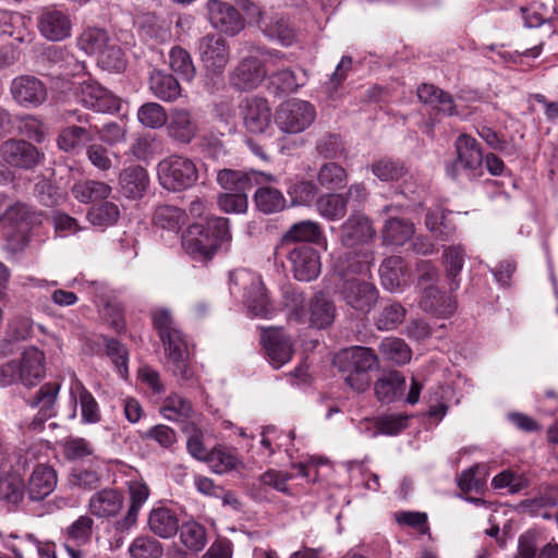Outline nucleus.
Masks as SVG:
<instances>
[{
  "label": "nucleus",
  "instance_id": "obj_60",
  "mask_svg": "<svg viewBox=\"0 0 558 558\" xmlns=\"http://www.w3.org/2000/svg\"><path fill=\"white\" fill-rule=\"evenodd\" d=\"M496 489L507 488L510 494H517L529 486V480L525 475L512 471H504L492 481Z\"/></svg>",
  "mask_w": 558,
  "mask_h": 558
},
{
  "label": "nucleus",
  "instance_id": "obj_43",
  "mask_svg": "<svg viewBox=\"0 0 558 558\" xmlns=\"http://www.w3.org/2000/svg\"><path fill=\"white\" fill-rule=\"evenodd\" d=\"M414 226L405 219L391 218L386 221L383 228V239L385 242L395 245H401L412 238Z\"/></svg>",
  "mask_w": 558,
  "mask_h": 558
},
{
  "label": "nucleus",
  "instance_id": "obj_46",
  "mask_svg": "<svg viewBox=\"0 0 558 558\" xmlns=\"http://www.w3.org/2000/svg\"><path fill=\"white\" fill-rule=\"evenodd\" d=\"M169 64L173 72L191 82L196 75V68L187 50L175 46L169 52Z\"/></svg>",
  "mask_w": 558,
  "mask_h": 558
},
{
  "label": "nucleus",
  "instance_id": "obj_49",
  "mask_svg": "<svg viewBox=\"0 0 558 558\" xmlns=\"http://www.w3.org/2000/svg\"><path fill=\"white\" fill-rule=\"evenodd\" d=\"M153 221L161 229L178 231L184 223V213L175 206L159 205L155 209Z\"/></svg>",
  "mask_w": 558,
  "mask_h": 558
},
{
  "label": "nucleus",
  "instance_id": "obj_32",
  "mask_svg": "<svg viewBox=\"0 0 558 558\" xmlns=\"http://www.w3.org/2000/svg\"><path fill=\"white\" fill-rule=\"evenodd\" d=\"M417 97L422 102L430 106L438 112L447 116L459 114L456 110L452 97L432 84H422L418 86Z\"/></svg>",
  "mask_w": 558,
  "mask_h": 558
},
{
  "label": "nucleus",
  "instance_id": "obj_13",
  "mask_svg": "<svg viewBox=\"0 0 558 558\" xmlns=\"http://www.w3.org/2000/svg\"><path fill=\"white\" fill-rule=\"evenodd\" d=\"M207 9L209 21L216 29L233 36L244 28V20L233 5L220 0H209Z\"/></svg>",
  "mask_w": 558,
  "mask_h": 558
},
{
  "label": "nucleus",
  "instance_id": "obj_52",
  "mask_svg": "<svg viewBox=\"0 0 558 558\" xmlns=\"http://www.w3.org/2000/svg\"><path fill=\"white\" fill-rule=\"evenodd\" d=\"M211 470L217 474H223L229 471L235 470L241 461L230 449L218 447L213 449L206 460Z\"/></svg>",
  "mask_w": 558,
  "mask_h": 558
},
{
  "label": "nucleus",
  "instance_id": "obj_47",
  "mask_svg": "<svg viewBox=\"0 0 558 558\" xmlns=\"http://www.w3.org/2000/svg\"><path fill=\"white\" fill-rule=\"evenodd\" d=\"M120 217V209L112 202H104L98 206H93L87 211L88 221L99 228L113 226Z\"/></svg>",
  "mask_w": 558,
  "mask_h": 558
},
{
  "label": "nucleus",
  "instance_id": "obj_19",
  "mask_svg": "<svg viewBox=\"0 0 558 558\" xmlns=\"http://www.w3.org/2000/svg\"><path fill=\"white\" fill-rule=\"evenodd\" d=\"M456 149L458 154L457 161L447 167V173L451 178L458 175V166L465 170H476L482 166L484 158L483 153L475 138L470 135L462 134L456 142Z\"/></svg>",
  "mask_w": 558,
  "mask_h": 558
},
{
  "label": "nucleus",
  "instance_id": "obj_57",
  "mask_svg": "<svg viewBox=\"0 0 558 558\" xmlns=\"http://www.w3.org/2000/svg\"><path fill=\"white\" fill-rule=\"evenodd\" d=\"M60 385L56 383H47L40 387L34 398L28 401L33 408H39L40 412L46 416H51V410L56 403Z\"/></svg>",
  "mask_w": 558,
  "mask_h": 558
},
{
  "label": "nucleus",
  "instance_id": "obj_41",
  "mask_svg": "<svg viewBox=\"0 0 558 558\" xmlns=\"http://www.w3.org/2000/svg\"><path fill=\"white\" fill-rule=\"evenodd\" d=\"M317 182L326 190L342 189L348 182L347 170L337 162H325L318 169Z\"/></svg>",
  "mask_w": 558,
  "mask_h": 558
},
{
  "label": "nucleus",
  "instance_id": "obj_25",
  "mask_svg": "<svg viewBox=\"0 0 558 558\" xmlns=\"http://www.w3.org/2000/svg\"><path fill=\"white\" fill-rule=\"evenodd\" d=\"M70 397L75 404L80 403L83 423L96 424L100 421L98 402L75 375L71 378Z\"/></svg>",
  "mask_w": 558,
  "mask_h": 558
},
{
  "label": "nucleus",
  "instance_id": "obj_29",
  "mask_svg": "<svg viewBox=\"0 0 558 558\" xmlns=\"http://www.w3.org/2000/svg\"><path fill=\"white\" fill-rule=\"evenodd\" d=\"M148 527L151 533L161 538H171L179 531V520L169 508H154L148 515Z\"/></svg>",
  "mask_w": 558,
  "mask_h": 558
},
{
  "label": "nucleus",
  "instance_id": "obj_31",
  "mask_svg": "<svg viewBox=\"0 0 558 558\" xmlns=\"http://www.w3.org/2000/svg\"><path fill=\"white\" fill-rule=\"evenodd\" d=\"M57 485V476L50 466L38 465L28 482V494L33 500H43L50 495Z\"/></svg>",
  "mask_w": 558,
  "mask_h": 558
},
{
  "label": "nucleus",
  "instance_id": "obj_17",
  "mask_svg": "<svg viewBox=\"0 0 558 558\" xmlns=\"http://www.w3.org/2000/svg\"><path fill=\"white\" fill-rule=\"evenodd\" d=\"M371 220L361 213H353L341 226V243L348 247L366 244L375 236Z\"/></svg>",
  "mask_w": 558,
  "mask_h": 558
},
{
  "label": "nucleus",
  "instance_id": "obj_42",
  "mask_svg": "<svg viewBox=\"0 0 558 558\" xmlns=\"http://www.w3.org/2000/svg\"><path fill=\"white\" fill-rule=\"evenodd\" d=\"M379 353L385 361L397 365L410 362L412 352L404 340L400 338L388 337L379 344Z\"/></svg>",
  "mask_w": 558,
  "mask_h": 558
},
{
  "label": "nucleus",
  "instance_id": "obj_7",
  "mask_svg": "<svg viewBox=\"0 0 558 558\" xmlns=\"http://www.w3.org/2000/svg\"><path fill=\"white\" fill-rule=\"evenodd\" d=\"M197 52L207 76H220L230 61V47L219 34L199 38Z\"/></svg>",
  "mask_w": 558,
  "mask_h": 558
},
{
  "label": "nucleus",
  "instance_id": "obj_10",
  "mask_svg": "<svg viewBox=\"0 0 558 558\" xmlns=\"http://www.w3.org/2000/svg\"><path fill=\"white\" fill-rule=\"evenodd\" d=\"M2 160L12 166L32 169L44 159V154L24 140H8L0 146Z\"/></svg>",
  "mask_w": 558,
  "mask_h": 558
},
{
  "label": "nucleus",
  "instance_id": "obj_61",
  "mask_svg": "<svg viewBox=\"0 0 558 558\" xmlns=\"http://www.w3.org/2000/svg\"><path fill=\"white\" fill-rule=\"evenodd\" d=\"M24 495L23 480L16 474H9L0 480V498L17 504Z\"/></svg>",
  "mask_w": 558,
  "mask_h": 558
},
{
  "label": "nucleus",
  "instance_id": "obj_21",
  "mask_svg": "<svg viewBox=\"0 0 558 558\" xmlns=\"http://www.w3.org/2000/svg\"><path fill=\"white\" fill-rule=\"evenodd\" d=\"M168 135L177 142L189 144L198 133V123L185 108L171 109L166 123Z\"/></svg>",
  "mask_w": 558,
  "mask_h": 558
},
{
  "label": "nucleus",
  "instance_id": "obj_3",
  "mask_svg": "<svg viewBox=\"0 0 558 558\" xmlns=\"http://www.w3.org/2000/svg\"><path fill=\"white\" fill-rule=\"evenodd\" d=\"M337 363L345 384L361 393L371 386L369 372L378 367V357L371 348L352 347L337 356Z\"/></svg>",
  "mask_w": 558,
  "mask_h": 558
},
{
  "label": "nucleus",
  "instance_id": "obj_56",
  "mask_svg": "<svg viewBox=\"0 0 558 558\" xmlns=\"http://www.w3.org/2000/svg\"><path fill=\"white\" fill-rule=\"evenodd\" d=\"M317 191V186L308 180L291 181L287 189L292 204L300 206L311 205L316 198Z\"/></svg>",
  "mask_w": 558,
  "mask_h": 558
},
{
  "label": "nucleus",
  "instance_id": "obj_12",
  "mask_svg": "<svg viewBox=\"0 0 558 558\" xmlns=\"http://www.w3.org/2000/svg\"><path fill=\"white\" fill-rule=\"evenodd\" d=\"M40 35L50 41H61L71 36L72 21L70 15L54 7L45 8L37 17Z\"/></svg>",
  "mask_w": 558,
  "mask_h": 558
},
{
  "label": "nucleus",
  "instance_id": "obj_45",
  "mask_svg": "<svg viewBox=\"0 0 558 558\" xmlns=\"http://www.w3.org/2000/svg\"><path fill=\"white\" fill-rule=\"evenodd\" d=\"M256 207L264 214L281 211L286 207L282 193L274 187H259L254 195Z\"/></svg>",
  "mask_w": 558,
  "mask_h": 558
},
{
  "label": "nucleus",
  "instance_id": "obj_22",
  "mask_svg": "<svg viewBox=\"0 0 558 558\" xmlns=\"http://www.w3.org/2000/svg\"><path fill=\"white\" fill-rule=\"evenodd\" d=\"M241 114L250 133L260 134L270 125V108L263 98H246L241 106Z\"/></svg>",
  "mask_w": 558,
  "mask_h": 558
},
{
  "label": "nucleus",
  "instance_id": "obj_28",
  "mask_svg": "<svg viewBox=\"0 0 558 558\" xmlns=\"http://www.w3.org/2000/svg\"><path fill=\"white\" fill-rule=\"evenodd\" d=\"M95 141L94 126L70 125L62 129L57 137L59 149L64 153H77L87 143Z\"/></svg>",
  "mask_w": 558,
  "mask_h": 558
},
{
  "label": "nucleus",
  "instance_id": "obj_38",
  "mask_svg": "<svg viewBox=\"0 0 558 558\" xmlns=\"http://www.w3.org/2000/svg\"><path fill=\"white\" fill-rule=\"evenodd\" d=\"M316 209L329 221L340 220L347 214V198L343 194H323L316 201Z\"/></svg>",
  "mask_w": 558,
  "mask_h": 558
},
{
  "label": "nucleus",
  "instance_id": "obj_30",
  "mask_svg": "<svg viewBox=\"0 0 558 558\" xmlns=\"http://www.w3.org/2000/svg\"><path fill=\"white\" fill-rule=\"evenodd\" d=\"M112 192V187L102 181L80 180L71 187L72 196L82 204H89L107 199Z\"/></svg>",
  "mask_w": 558,
  "mask_h": 558
},
{
  "label": "nucleus",
  "instance_id": "obj_36",
  "mask_svg": "<svg viewBox=\"0 0 558 558\" xmlns=\"http://www.w3.org/2000/svg\"><path fill=\"white\" fill-rule=\"evenodd\" d=\"M246 304L250 313L254 316L269 318L275 312L268 300L266 289L259 280H252L246 294Z\"/></svg>",
  "mask_w": 558,
  "mask_h": 558
},
{
  "label": "nucleus",
  "instance_id": "obj_37",
  "mask_svg": "<svg viewBox=\"0 0 558 558\" xmlns=\"http://www.w3.org/2000/svg\"><path fill=\"white\" fill-rule=\"evenodd\" d=\"M405 388V378L399 372H390L375 383V395L381 402H392Z\"/></svg>",
  "mask_w": 558,
  "mask_h": 558
},
{
  "label": "nucleus",
  "instance_id": "obj_53",
  "mask_svg": "<svg viewBox=\"0 0 558 558\" xmlns=\"http://www.w3.org/2000/svg\"><path fill=\"white\" fill-rule=\"evenodd\" d=\"M180 539L186 549L198 553L207 543L206 531L196 522H186L181 526Z\"/></svg>",
  "mask_w": 558,
  "mask_h": 558
},
{
  "label": "nucleus",
  "instance_id": "obj_14",
  "mask_svg": "<svg viewBox=\"0 0 558 558\" xmlns=\"http://www.w3.org/2000/svg\"><path fill=\"white\" fill-rule=\"evenodd\" d=\"M217 181L226 191L246 192L254 185L275 181V178L271 174L256 170L236 171L222 169L217 174Z\"/></svg>",
  "mask_w": 558,
  "mask_h": 558
},
{
  "label": "nucleus",
  "instance_id": "obj_48",
  "mask_svg": "<svg viewBox=\"0 0 558 558\" xmlns=\"http://www.w3.org/2000/svg\"><path fill=\"white\" fill-rule=\"evenodd\" d=\"M129 554L132 558H161L163 547L162 544L154 537L140 535L130 544Z\"/></svg>",
  "mask_w": 558,
  "mask_h": 558
},
{
  "label": "nucleus",
  "instance_id": "obj_24",
  "mask_svg": "<svg viewBox=\"0 0 558 558\" xmlns=\"http://www.w3.org/2000/svg\"><path fill=\"white\" fill-rule=\"evenodd\" d=\"M148 186V173L141 166H130L124 168L119 174L120 192L128 198H142L146 194Z\"/></svg>",
  "mask_w": 558,
  "mask_h": 558
},
{
  "label": "nucleus",
  "instance_id": "obj_64",
  "mask_svg": "<svg viewBox=\"0 0 558 558\" xmlns=\"http://www.w3.org/2000/svg\"><path fill=\"white\" fill-rule=\"evenodd\" d=\"M284 300H287V310L289 320L295 323H304L306 318V311L304 308V295L296 290H288L284 292Z\"/></svg>",
  "mask_w": 558,
  "mask_h": 558
},
{
  "label": "nucleus",
  "instance_id": "obj_20",
  "mask_svg": "<svg viewBox=\"0 0 558 558\" xmlns=\"http://www.w3.org/2000/svg\"><path fill=\"white\" fill-rule=\"evenodd\" d=\"M11 93L15 101L25 107H37L47 98V89L35 76L22 75L12 81Z\"/></svg>",
  "mask_w": 558,
  "mask_h": 558
},
{
  "label": "nucleus",
  "instance_id": "obj_26",
  "mask_svg": "<svg viewBox=\"0 0 558 558\" xmlns=\"http://www.w3.org/2000/svg\"><path fill=\"white\" fill-rule=\"evenodd\" d=\"M0 34L8 35L19 43H31L32 20L21 13L0 10Z\"/></svg>",
  "mask_w": 558,
  "mask_h": 558
},
{
  "label": "nucleus",
  "instance_id": "obj_18",
  "mask_svg": "<svg viewBox=\"0 0 558 558\" xmlns=\"http://www.w3.org/2000/svg\"><path fill=\"white\" fill-rule=\"evenodd\" d=\"M294 278L300 281H311L320 272V258L311 246L300 245L289 253Z\"/></svg>",
  "mask_w": 558,
  "mask_h": 558
},
{
  "label": "nucleus",
  "instance_id": "obj_50",
  "mask_svg": "<svg viewBox=\"0 0 558 558\" xmlns=\"http://www.w3.org/2000/svg\"><path fill=\"white\" fill-rule=\"evenodd\" d=\"M373 174L383 182L398 181L407 173L405 166L390 158H381L371 165Z\"/></svg>",
  "mask_w": 558,
  "mask_h": 558
},
{
  "label": "nucleus",
  "instance_id": "obj_63",
  "mask_svg": "<svg viewBox=\"0 0 558 558\" xmlns=\"http://www.w3.org/2000/svg\"><path fill=\"white\" fill-rule=\"evenodd\" d=\"M106 352L112 363L116 365L121 377L128 376L129 353L126 348L114 339L106 342Z\"/></svg>",
  "mask_w": 558,
  "mask_h": 558
},
{
  "label": "nucleus",
  "instance_id": "obj_1",
  "mask_svg": "<svg viewBox=\"0 0 558 558\" xmlns=\"http://www.w3.org/2000/svg\"><path fill=\"white\" fill-rule=\"evenodd\" d=\"M341 271V282L338 292L341 300L351 308L368 313L378 300V290L372 281L371 263L357 256L348 258Z\"/></svg>",
  "mask_w": 558,
  "mask_h": 558
},
{
  "label": "nucleus",
  "instance_id": "obj_59",
  "mask_svg": "<svg viewBox=\"0 0 558 558\" xmlns=\"http://www.w3.org/2000/svg\"><path fill=\"white\" fill-rule=\"evenodd\" d=\"M93 527L94 520L86 514L81 515L66 527L65 535L77 545H83L90 541Z\"/></svg>",
  "mask_w": 558,
  "mask_h": 558
},
{
  "label": "nucleus",
  "instance_id": "obj_40",
  "mask_svg": "<svg viewBox=\"0 0 558 558\" xmlns=\"http://www.w3.org/2000/svg\"><path fill=\"white\" fill-rule=\"evenodd\" d=\"M310 312L311 324L316 328H326L332 324L336 308L330 300L319 293L312 300Z\"/></svg>",
  "mask_w": 558,
  "mask_h": 558
},
{
  "label": "nucleus",
  "instance_id": "obj_23",
  "mask_svg": "<svg viewBox=\"0 0 558 558\" xmlns=\"http://www.w3.org/2000/svg\"><path fill=\"white\" fill-rule=\"evenodd\" d=\"M379 276L384 289L392 293L403 291L409 284V270L399 256L385 258L379 267Z\"/></svg>",
  "mask_w": 558,
  "mask_h": 558
},
{
  "label": "nucleus",
  "instance_id": "obj_16",
  "mask_svg": "<svg viewBox=\"0 0 558 558\" xmlns=\"http://www.w3.org/2000/svg\"><path fill=\"white\" fill-rule=\"evenodd\" d=\"M262 341L266 354L275 368L288 363L293 355L291 339L279 328H267L263 332Z\"/></svg>",
  "mask_w": 558,
  "mask_h": 558
},
{
  "label": "nucleus",
  "instance_id": "obj_27",
  "mask_svg": "<svg viewBox=\"0 0 558 558\" xmlns=\"http://www.w3.org/2000/svg\"><path fill=\"white\" fill-rule=\"evenodd\" d=\"M123 496L114 489L95 493L88 502L90 513L98 518L116 517L123 508Z\"/></svg>",
  "mask_w": 558,
  "mask_h": 558
},
{
  "label": "nucleus",
  "instance_id": "obj_39",
  "mask_svg": "<svg viewBox=\"0 0 558 558\" xmlns=\"http://www.w3.org/2000/svg\"><path fill=\"white\" fill-rule=\"evenodd\" d=\"M286 242H310L318 244L325 240L322 228L318 222L303 220L290 227L283 235Z\"/></svg>",
  "mask_w": 558,
  "mask_h": 558
},
{
  "label": "nucleus",
  "instance_id": "obj_35",
  "mask_svg": "<svg viewBox=\"0 0 558 558\" xmlns=\"http://www.w3.org/2000/svg\"><path fill=\"white\" fill-rule=\"evenodd\" d=\"M420 305L425 312L440 317L449 316L456 310L454 301L441 294L434 286H426L424 288Z\"/></svg>",
  "mask_w": 558,
  "mask_h": 558
},
{
  "label": "nucleus",
  "instance_id": "obj_51",
  "mask_svg": "<svg viewBox=\"0 0 558 558\" xmlns=\"http://www.w3.org/2000/svg\"><path fill=\"white\" fill-rule=\"evenodd\" d=\"M97 64L110 72H121L125 69L126 60L124 52L114 38L97 57Z\"/></svg>",
  "mask_w": 558,
  "mask_h": 558
},
{
  "label": "nucleus",
  "instance_id": "obj_62",
  "mask_svg": "<svg viewBox=\"0 0 558 558\" xmlns=\"http://www.w3.org/2000/svg\"><path fill=\"white\" fill-rule=\"evenodd\" d=\"M20 133L27 138L43 143L48 134V128L46 124L33 116H26L21 120Z\"/></svg>",
  "mask_w": 558,
  "mask_h": 558
},
{
  "label": "nucleus",
  "instance_id": "obj_6",
  "mask_svg": "<svg viewBox=\"0 0 558 558\" xmlns=\"http://www.w3.org/2000/svg\"><path fill=\"white\" fill-rule=\"evenodd\" d=\"M40 222V214L31 209L26 204L15 203L8 207L1 217L0 223L12 246L17 250L26 242V235L32 226Z\"/></svg>",
  "mask_w": 558,
  "mask_h": 558
},
{
  "label": "nucleus",
  "instance_id": "obj_11",
  "mask_svg": "<svg viewBox=\"0 0 558 558\" xmlns=\"http://www.w3.org/2000/svg\"><path fill=\"white\" fill-rule=\"evenodd\" d=\"M14 364L19 383L25 387L36 386L46 376V356L35 347L26 348Z\"/></svg>",
  "mask_w": 558,
  "mask_h": 558
},
{
  "label": "nucleus",
  "instance_id": "obj_34",
  "mask_svg": "<svg viewBox=\"0 0 558 558\" xmlns=\"http://www.w3.org/2000/svg\"><path fill=\"white\" fill-rule=\"evenodd\" d=\"M160 414L172 422H185L194 415L192 402L179 393H170L162 402Z\"/></svg>",
  "mask_w": 558,
  "mask_h": 558
},
{
  "label": "nucleus",
  "instance_id": "obj_33",
  "mask_svg": "<svg viewBox=\"0 0 558 558\" xmlns=\"http://www.w3.org/2000/svg\"><path fill=\"white\" fill-rule=\"evenodd\" d=\"M149 89L155 97L163 101H174L181 96V86L177 78L161 70H154L150 73Z\"/></svg>",
  "mask_w": 558,
  "mask_h": 558
},
{
  "label": "nucleus",
  "instance_id": "obj_8",
  "mask_svg": "<svg viewBox=\"0 0 558 558\" xmlns=\"http://www.w3.org/2000/svg\"><path fill=\"white\" fill-rule=\"evenodd\" d=\"M272 63L269 52L256 49V54L244 58L231 73L230 82L238 89L248 90L257 87L268 73L267 66Z\"/></svg>",
  "mask_w": 558,
  "mask_h": 558
},
{
  "label": "nucleus",
  "instance_id": "obj_15",
  "mask_svg": "<svg viewBox=\"0 0 558 558\" xmlns=\"http://www.w3.org/2000/svg\"><path fill=\"white\" fill-rule=\"evenodd\" d=\"M163 344L174 376L182 380L191 379L193 373L190 367V354L181 331L174 330L169 333Z\"/></svg>",
  "mask_w": 558,
  "mask_h": 558
},
{
  "label": "nucleus",
  "instance_id": "obj_58",
  "mask_svg": "<svg viewBox=\"0 0 558 558\" xmlns=\"http://www.w3.org/2000/svg\"><path fill=\"white\" fill-rule=\"evenodd\" d=\"M405 308L399 303H390L383 307L376 318V326L380 330H392L405 317Z\"/></svg>",
  "mask_w": 558,
  "mask_h": 558
},
{
  "label": "nucleus",
  "instance_id": "obj_55",
  "mask_svg": "<svg viewBox=\"0 0 558 558\" xmlns=\"http://www.w3.org/2000/svg\"><path fill=\"white\" fill-rule=\"evenodd\" d=\"M306 81L307 75L305 71L298 74L290 69H282L270 74L271 84L282 93H294L299 87L303 86Z\"/></svg>",
  "mask_w": 558,
  "mask_h": 558
},
{
  "label": "nucleus",
  "instance_id": "obj_4",
  "mask_svg": "<svg viewBox=\"0 0 558 558\" xmlns=\"http://www.w3.org/2000/svg\"><path fill=\"white\" fill-rule=\"evenodd\" d=\"M160 185L173 192L186 190L198 179L195 162L184 156L172 155L161 160L157 166Z\"/></svg>",
  "mask_w": 558,
  "mask_h": 558
},
{
  "label": "nucleus",
  "instance_id": "obj_54",
  "mask_svg": "<svg viewBox=\"0 0 558 558\" xmlns=\"http://www.w3.org/2000/svg\"><path fill=\"white\" fill-rule=\"evenodd\" d=\"M138 122L148 129H160L168 121L166 109L157 102H146L137 110Z\"/></svg>",
  "mask_w": 558,
  "mask_h": 558
},
{
  "label": "nucleus",
  "instance_id": "obj_44",
  "mask_svg": "<svg viewBox=\"0 0 558 558\" xmlns=\"http://www.w3.org/2000/svg\"><path fill=\"white\" fill-rule=\"evenodd\" d=\"M112 39L105 29L94 27L82 33L77 45L86 53L97 58Z\"/></svg>",
  "mask_w": 558,
  "mask_h": 558
},
{
  "label": "nucleus",
  "instance_id": "obj_2",
  "mask_svg": "<svg viewBox=\"0 0 558 558\" xmlns=\"http://www.w3.org/2000/svg\"><path fill=\"white\" fill-rule=\"evenodd\" d=\"M230 241L229 220L222 217H213L207 220L206 225L190 226L183 234L182 246L192 259L206 263L216 254L219 242Z\"/></svg>",
  "mask_w": 558,
  "mask_h": 558
},
{
  "label": "nucleus",
  "instance_id": "obj_5",
  "mask_svg": "<svg viewBox=\"0 0 558 558\" xmlns=\"http://www.w3.org/2000/svg\"><path fill=\"white\" fill-rule=\"evenodd\" d=\"M315 118L316 110L311 102L294 98L278 107L275 122L281 132L299 134L310 128Z\"/></svg>",
  "mask_w": 558,
  "mask_h": 558
},
{
  "label": "nucleus",
  "instance_id": "obj_9",
  "mask_svg": "<svg viewBox=\"0 0 558 558\" xmlns=\"http://www.w3.org/2000/svg\"><path fill=\"white\" fill-rule=\"evenodd\" d=\"M75 97L85 108L96 112H113L120 108L119 99L90 78L77 83Z\"/></svg>",
  "mask_w": 558,
  "mask_h": 558
}]
</instances>
